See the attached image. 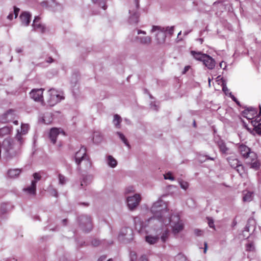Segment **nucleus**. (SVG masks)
<instances>
[{
	"instance_id": "1",
	"label": "nucleus",
	"mask_w": 261,
	"mask_h": 261,
	"mask_svg": "<svg viewBox=\"0 0 261 261\" xmlns=\"http://www.w3.org/2000/svg\"><path fill=\"white\" fill-rule=\"evenodd\" d=\"M151 212L153 215L150 220L156 219L165 225L170 224L172 227L173 232L178 233L184 228V225L178 216H171L166 203L163 200L154 203L151 208Z\"/></svg>"
},
{
	"instance_id": "2",
	"label": "nucleus",
	"mask_w": 261,
	"mask_h": 261,
	"mask_svg": "<svg viewBox=\"0 0 261 261\" xmlns=\"http://www.w3.org/2000/svg\"><path fill=\"white\" fill-rule=\"evenodd\" d=\"M25 136L17 132L14 140L10 138H6L3 142L2 148L7 158H11L20 153L25 141Z\"/></svg>"
},
{
	"instance_id": "3",
	"label": "nucleus",
	"mask_w": 261,
	"mask_h": 261,
	"mask_svg": "<svg viewBox=\"0 0 261 261\" xmlns=\"http://www.w3.org/2000/svg\"><path fill=\"white\" fill-rule=\"evenodd\" d=\"M75 162L78 166H80L81 163H83L85 165V169H88L91 167L92 163L90 160L86 156V149L85 147H81L80 149L76 152L75 155Z\"/></svg>"
},
{
	"instance_id": "4",
	"label": "nucleus",
	"mask_w": 261,
	"mask_h": 261,
	"mask_svg": "<svg viewBox=\"0 0 261 261\" xmlns=\"http://www.w3.org/2000/svg\"><path fill=\"white\" fill-rule=\"evenodd\" d=\"M239 151L242 156L245 159H249L251 161H253L256 159V154L251 151L249 147L243 144L239 146Z\"/></svg>"
},
{
	"instance_id": "5",
	"label": "nucleus",
	"mask_w": 261,
	"mask_h": 261,
	"mask_svg": "<svg viewBox=\"0 0 261 261\" xmlns=\"http://www.w3.org/2000/svg\"><path fill=\"white\" fill-rule=\"evenodd\" d=\"M214 141L218 146L220 152L225 155L231 154L232 153L231 149L227 147L225 143L223 140L219 138V136L214 137Z\"/></svg>"
},
{
	"instance_id": "6",
	"label": "nucleus",
	"mask_w": 261,
	"mask_h": 261,
	"mask_svg": "<svg viewBox=\"0 0 261 261\" xmlns=\"http://www.w3.org/2000/svg\"><path fill=\"white\" fill-rule=\"evenodd\" d=\"M49 98L47 100V105L49 107L54 106L57 103L59 102L63 97L57 93V92L53 89H50L48 91Z\"/></svg>"
},
{
	"instance_id": "7",
	"label": "nucleus",
	"mask_w": 261,
	"mask_h": 261,
	"mask_svg": "<svg viewBox=\"0 0 261 261\" xmlns=\"http://www.w3.org/2000/svg\"><path fill=\"white\" fill-rule=\"evenodd\" d=\"M80 226L85 232H88L92 229L91 219L87 216H82L80 217Z\"/></svg>"
},
{
	"instance_id": "8",
	"label": "nucleus",
	"mask_w": 261,
	"mask_h": 261,
	"mask_svg": "<svg viewBox=\"0 0 261 261\" xmlns=\"http://www.w3.org/2000/svg\"><path fill=\"white\" fill-rule=\"evenodd\" d=\"M33 177L35 180H32L31 185L24 189V191L30 194L35 195L36 194L37 181L40 180L41 176L39 173H35L33 174Z\"/></svg>"
},
{
	"instance_id": "9",
	"label": "nucleus",
	"mask_w": 261,
	"mask_h": 261,
	"mask_svg": "<svg viewBox=\"0 0 261 261\" xmlns=\"http://www.w3.org/2000/svg\"><path fill=\"white\" fill-rule=\"evenodd\" d=\"M43 89H34L30 93V97L35 101L43 103Z\"/></svg>"
},
{
	"instance_id": "10",
	"label": "nucleus",
	"mask_w": 261,
	"mask_h": 261,
	"mask_svg": "<svg viewBox=\"0 0 261 261\" xmlns=\"http://www.w3.org/2000/svg\"><path fill=\"white\" fill-rule=\"evenodd\" d=\"M141 198L139 194H136L133 196L128 197L127 199V205L129 209L133 210L138 205Z\"/></svg>"
},
{
	"instance_id": "11",
	"label": "nucleus",
	"mask_w": 261,
	"mask_h": 261,
	"mask_svg": "<svg viewBox=\"0 0 261 261\" xmlns=\"http://www.w3.org/2000/svg\"><path fill=\"white\" fill-rule=\"evenodd\" d=\"M156 30H161L158 32L156 36L157 43L159 44H163L165 42L166 39L165 33L162 30L161 28L158 26H153L151 32H154Z\"/></svg>"
},
{
	"instance_id": "12",
	"label": "nucleus",
	"mask_w": 261,
	"mask_h": 261,
	"mask_svg": "<svg viewBox=\"0 0 261 261\" xmlns=\"http://www.w3.org/2000/svg\"><path fill=\"white\" fill-rule=\"evenodd\" d=\"M60 134H62L63 136L65 135V132L61 128L53 127L50 129L49 136L51 142L53 144L56 143V138Z\"/></svg>"
},
{
	"instance_id": "13",
	"label": "nucleus",
	"mask_w": 261,
	"mask_h": 261,
	"mask_svg": "<svg viewBox=\"0 0 261 261\" xmlns=\"http://www.w3.org/2000/svg\"><path fill=\"white\" fill-rule=\"evenodd\" d=\"M244 118H246L247 123H250L252 127H255L257 123H261V115H256L255 117H249L242 115Z\"/></svg>"
},
{
	"instance_id": "14",
	"label": "nucleus",
	"mask_w": 261,
	"mask_h": 261,
	"mask_svg": "<svg viewBox=\"0 0 261 261\" xmlns=\"http://www.w3.org/2000/svg\"><path fill=\"white\" fill-rule=\"evenodd\" d=\"M33 26L34 29L37 31L44 33L45 31V27L40 22V18L36 16L33 21Z\"/></svg>"
},
{
	"instance_id": "15",
	"label": "nucleus",
	"mask_w": 261,
	"mask_h": 261,
	"mask_svg": "<svg viewBox=\"0 0 261 261\" xmlns=\"http://www.w3.org/2000/svg\"><path fill=\"white\" fill-rule=\"evenodd\" d=\"M129 255L130 261H148L146 255H143L138 259L137 253L135 251H130Z\"/></svg>"
},
{
	"instance_id": "16",
	"label": "nucleus",
	"mask_w": 261,
	"mask_h": 261,
	"mask_svg": "<svg viewBox=\"0 0 261 261\" xmlns=\"http://www.w3.org/2000/svg\"><path fill=\"white\" fill-rule=\"evenodd\" d=\"M20 19L22 23L25 26H27L29 24L31 21V15L28 12H23L22 13L20 16Z\"/></svg>"
},
{
	"instance_id": "17",
	"label": "nucleus",
	"mask_w": 261,
	"mask_h": 261,
	"mask_svg": "<svg viewBox=\"0 0 261 261\" xmlns=\"http://www.w3.org/2000/svg\"><path fill=\"white\" fill-rule=\"evenodd\" d=\"M129 13L131 15L130 17V22L131 23H137L138 22V19L139 15L136 10L133 9L129 10Z\"/></svg>"
},
{
	"instance_id": "18",
	"label": "nucleus",
	"mask_w": 261,
	"mask_h": 261,
	"mask_svg": "<svg viewBox=\"0 0 261 261\" xmlns=\"http://www.w3.org/2000/svg\"><path fill=\"white\" fill-rule=\"evenodd\" d=\"M222 90L225 93V95H228L232 99L233 101H235L238 105H240L239 101L234 97V96L232 94L231 92H230L226 85H224V86L222 87Z\"/></svg>"
},
{
	"instance_id": "19",
	"label": "nucleus",
	"mask_w": 261,
	"mask_h": 261,
	"mask_svg": "<svg viewBox=\"0 0 261 261\" xmlns=\"http://www.w3.org/2000/svg\"><path fill=\"white\" fill-rule=\"evenodd\" d=\"M21 172L20 169H10L8 171V175L10 177L14 178L18 176Z\"/></svg>"
},
{
	"instance_id": "20",
	"label": "nucleus",
	"mask_w": 261,
	"mask_h": 261,
	"mask_svg": "<svg viewBox=\"0 0 261 261\" xmlns=\"http://www.w3.org/2000/svg\"><path fill=\"white\" fill-rule=\"evenodd\" d=\"M159 239L158 236H152L151 235L146 236L145 237V241L149 244L153 245L156 243Z\"/></svg>"
},
{
	"instance_id": "21",
	"label": "nucleus",
	"mask_w": 261,
	"mask_h": 261,
	"mask_svg": "<svg viewBox=\"0 0 261 261\" xmlns=\"http://www.w3.org/2000/svg\"><path fill=\"white\" fill-rule=\"evenodd\" d=\"M12 127L5 126L0 129V136L4 137L9 135L12 132Z\"/></svg>"
},
{
	"instance_id": "22",
	"label": "nucleus",
	"mask_w": 261,
	"mask_h": 261,
	"mask_svg": "<svg viewBox=\"0 0 261 261\" xmlns=\"http://www.w3.org/2000/svg\"><path fill=\"white\" fill-rule=\"evenodd\" d=\"M191 53L195 59L197 60L202 61V62L207 55L206 54H201V53H197L195 51H191Z\"/></svg>"
},
{
	"instance_id": "23",
	"label": "nucleus",
	"mask_w": 261,
	"mask_h": 261,
	"mask_svg": "<svg viewBox=\"0 0 261 261\" xmlns=\"http://www.w3.org/2000/svg\"><path fill=\"white\" fill-rule=\"evenodd\" d=\"M203 64L210 69H212V58L206 55L203 61Z\"/></svg>"
},
{
	"instance_id": "24",
	"label": "nucleus",
	"mask_w": 261,
	"mask_h": 261,
	"mask_svg": "<svg viewBox=\"0 0 261 261\" xmlns=\"http://www.w3.org/2000/svg\"><path fill=\"white\" fill-rule=\"evenodd\" d=\"M227 161L230 164V165L232 168H240L242 167V166L239 164V161L237 159H232L231 158H228Z\"/></svg>"
},
{
	"instance_id": "25",
	"label": "nucleus",
	"mask_w": 261,
	"mask_h": 261,
	"mask_svg": "<svg viewBox=\"0 0 261 261\" xmlns=\"http://www.w3.org/2000/svg\"><path fill=\"white\" fill-rule=\"evenodd\" d=\"M107 162L109 166L112 168L115 167L117 164V161L112 155L108 156Z\"/></svg>"
},
{
	"instance_id": "26",
	"label": "nucleus",
	"mask_w": 261,
	"mask_h": 261,
	"mask_svg": "<svg viewBox=\"0 0 261 261\" xmlns=\"http://www.w3.org/2000/svg\"><path fill=\"white\" fill-rule=\"evenodd\" d=\"M29 129V125L28 124H21V128L20 129H17V132H19V133L22 134V135H26Z\"/></svg>"
},
{
	"instance_id": "27",
	"label": "nucleus",
	"mask_w": 261,
	"mask_h": 261,
	"mask_svg": "<svg viewBox=\"0 0 261 261\" xmlns=\"http://www.w3.org/2000/svg\"><path fill=\"white\" fill-rule=\"evenodd\" d=\"M257 112V109L253 107H249L245 109L243 112L242 114H246V113H250V114H256Z\"/></svg>"
},
{
	"instance_id": "28",
	"label": "nucleus",
	"mask_w": 261,
	"mask_h": 261,
	"mask_svg": "<svg viewBox=\"0 0 261 261\" xmlns=\"http://www.w3.org/2000/svg\"><path fill=\"white\" fill-rule=\"evenodd\" d=\"M139 39V38H138ZM140 42L143 44L149 45L151 42V38L150 36H145L139 38Z\"/></svg>"
},
{
	"instance_id": "29",
	"label": "nucleus",
	"mask_w": 261,
	"mask_h": 261,
	"mask_svg": "<svg viewBox=\"0 0 261 261\" xmlns=\"http://www.w3.org/2000/svg\"><path fill=\"white\" fill-rule=\"evenodd\" d=\"M53 120V115H43L41 121L46 124H49L52 122Z\"/></svg>"
},
{
	"instance_id": "30",
	"label": "nucleus",
	"mask_w": 261,
	"mask_h": 261,
	"mask_svg": "<svg viewBox=\"0 0 261 261\" xmlns=\"http://www.w3.org/2000/svg\"><path fill=\"white\" fill-rule=\"evenodd\" d=\"M114 123L116 127H120V123L121 122V118L120 115H114V119L113 120Z\"/></svg>"
},
{
	"instance_id": "31",
	"label": "nucleus",
	"mask_w": 261,
	"mask_h": 261,
	"mask_svg": "<svg viewBox=\"0 0 261 261\" xmlns=\"http://www.w3.org/2000/svg\"><path fill=\"white\" fill-rule=\"evenodd\" d=\"M252 193L250 192H247L244 194L243 200L244 201L249 202L252 200Z\"/></svg>"
},
{
	"instance_id": "32",
	"label": "nucleus",
	"mask_w": 261,
	"mask_h": 261,
	"mask_svg": "<svg viewBox=\"0 0 261 261\" xmlns=\"http://www.w3.org/2000/svg\"><path fill=\"white\" fill-rule=\"evenodd\" d=\"M216 83L218 85H220L222 88L224 86V85H226L225 81L223 79L222 77H221L220 75L218 76L216 78Z\"/></svg>"
},
{
	"instance_id": "33",
	"label": "nucleus",
	"mask_w": 261,
	"mask_h": 261,
	"mask_svg": "<svg viewBox=\"0 0 261 261\" xmlns=\"http://www.w3.org/2000/svg\"><path fill=\"white\" fill-rule=\"evenodd\" d=\"M246 250L247 251L253 252L255 250L254 245L253 243H248L246 245Z\"/></svg>"
},
{
	"instance_id": "34",
	"label": "nucleus",
	"mask_w": 261,
	"mask_h": 261,
	"mask_svg": "<svg viewBox=\"0 0 261 261\" xmlns=\"http://www.w3.org/2000/svg\"><path fill=\"white\" fill-rule=\"evenodd\" d=\"M117 134H118V135L119 136V138H120V139L123 141V142L128 147H129V144L127 141V140L126 139V138L125 137V136L123 135V134H122V133H121L120 132H117Z\"/></svg>"
},
{
	"instance_id": "35",
	"label": "nucleus",
	"mask_w": 261,
	"mask_h": 261,
	"mask_svg": "<svg viewBox=\"0 0 261 261\" xmlns=\"http://www.w3.org/2000/svg\"><path fill=\"white\" fill-rule=\"evenodd\" d=\"M162 31L165 33V32L168 33L170 36H171L174 32V27H167L166 29L163 28L161 29Z\"/></svg>"
},
{
	"instance_id": "36",
	"label": "nucleus",
	"mask_w": 261,
	"mask_h": 261,
	"mask_svg": "<svg viewBox=\"0 0 261 261\" xmlns=\"http://www.w3.org/2000/svg\"><path fill=\"white\" fill-rule=\"evenodd\" d=\"M179 183L180 187L184 190L187 189L189 187V183L186 181L180 180L179 181Z\"/></svg>"
},
{
	"instance_id": "37",
	"label": "nucleus",
	"mask_w": 261,
	"mask_h": 261,
	"mask_svg": "<svg viewBox=\"0 0 261 261\" xmlns=\"http://www.w3.org/2000/svg\"><path fill=\"white\" fill-rule=\"evenodd\" d=\"M59 183L61 185H64L66 182V178L63 175L59 174L58 175Z\"/></svg>"
},
{
	"instance_id": "38",
	"label": "nucleus",
	"mask_w": 261,
	"mask_h": 261,
	"mask_svg": "<svg viewBox=\"0 0 261 261\" xmlns=\"http://www.w3.org/2000/svg\"><path fill=\"white\" fill-rule=\"evenodd\" d=\"M164 177L165 179H169L172 181L174 180V177L172 176V173L170 172L165 174L164 175Z\"/></svg>"
},
{
	"instance_id": "39",
	"label": "nucleus",
	"mask_w": 261,
	"mask_h": 261,
	"mask_svg": "<svg viewBox=\"0 0 261 261\" xmlns=\"http://www.w3.org/2000/svg\"><path fill=\"white\" fill-rule=\"evenodd\" d=\"M168 230H166L161 236V239L163 242H165L168 236Z\"/></svg>"
},
{
	"instance_id": "40",
	"label": "nucleus",
	"mask_w": 261,
	"mask_h": 261,
	"mask_svg": "<svg viewBox=\"0 0 261 261\" xmlns=\"http://www.w3.org/2000/svg\"><path fill=\"white\" fill-rule=\"evenodd\" d=\"M91 244L94 247H97L100 244V241L96 239H94L91 241Z\"/></svg>"
},
{
	"instance_id": "41",
	"label": "nucleus",
	"mask_w": 261,
	"mask_h": 261,
	"mask_svg": "<svg viewBox=\"0 0 261 261\" xmlns=\"http://www.w3.org/2000/svg\"><path fill=\"white\" fill-rule=\"evenodd\" d=\"M259 167V164L258 162L255 161L251 164V168L257 169Z\"/></svg>"
},
{
	"instance_id": "42",
	"label": "nucleus",
	"mask_w": 261,
	"mask_h": 261,
	"mask_svg": "<svg viewBox=\"0 0 261 261\" xmlns=\"http://www.w3.org/2000/svg\"><path fill=\"white\" fill-rule=\"evenodd\" d=\"M194 233L196 236H200L202 235L203 231L198 229H196L194 230Z\"/></svg>"
},
{
	"instance_id": "43",
	"label": "nucleus",
	"mask_w": 261,
	"mask_h": 261,
	"mask_svg": "<svg viewBox=\"0 0 261 261\" xmlns=\"http://www.w3.org/2000/svg\"><path fill=\"white\" fill-rule=\"evenodd\" d=\"M19 11V9L16 8V7H14V13L15 14V17L16 18L18 16V13Z\"/></svg>"
},
{
	"instance_id": "44",
	"label": "nucleus",
	"mask_w": 261,
	"mask_h": 261,
	"mask_svg": "<svg viewBox=\"0 0 261 261\" xmlns=\"http://www.w3.org/2000/svg\"><path fill=\"white\" fill-rule=\"evenodd\" d=\"M219 66L221 68L225 69L226 67V63L224 62H221L219 64Z\"/></svg>"
},
{
	"instance_id": "45",
	"label": "nucleus",
	"mask_w": 261,
	"mask_h": 261,
	"mask_svg": "<svg viewBox=\"0 0 261 261\" xmlns=\"http://www.w3.org/2000/svg\"><path fill=\"white\" fill-rule=\"evenodd\" d=\"M134 189L133 187H129L126 189V193H128L132 192H134Z\"/></svg>"
},
{
	"instance_id": "46",
	"label": "nucleus",
	"mask_w": 261,
	"mask_h": 261,
	"mask_svg": "<svg viewBox=\"0 0 261 261\" xmlns=\"http://www.w3.org/2000/svg\"><path fill=\"white\" fill-rule=\"evenodd\" d=\"M190 66H186L185 67L184 71L182 72L183 74L186 73L190 69Z\"/></svg>"
},
{
	"instance_id": "47",
	"label": "nucleus",
	"mask_w": 261,
	"mask_h": 261,
	"mask_svg": "<svg viewBox=\"0 0 261 261\" xmlns=\"http://www.w3.org/2000/svg\"><path fill=\"white\" fill-rule=\"evenodd\" d=\"M107 258L106 255H102L99 257V258L98 259L97 261H103L105 260Z\"/></svg>"
},
{
	"instance_id": "48",
	"label": "nucleus",
	"mask_w": 261,
	"mask_h": 261,
	"mask_svg": "<svg viewBox=\"0 0 261 261\" xmlns=\"http://www.w3.org/2000/svg\"><path fill=\"white\" fill-rule=\"evenodd\" d=\"M135 7L136 10L139 8V0H135Z\"/></svg>"
},
{
	"instance_id": "49",
	"label": "nucleus",
	"mask_w": 261,
	"mask_h": 261,
	"mask_svg": "<svg viewBox=\"0 0 261 261\" xmlns=\"http://www.w3.org/2000/svg\"><path fill=\"white\" fill-rule=\"evenodd\" d=\"M54 60L51 57H48L47 59V62L51 63L53 62Z\"/></svg>"
},
{
	"instance_id": "50",
	"label": "nucleus",
	"mask_w": 261,
	"mask_h": 261,
	"mask_svg": "<svg viewBox=\"0 0 261 261\" xmlns=\"http://www.w3.org/2000/svg\"><path fill=\"white\" fill-rule=\"evenodd\" d=\"M14 112V110L12 109H10L8 110L6 114H11L12 113Z\"/></svg>"
},
{
	"instance_id": "51",
	"label": "nucleus",
	"mask_w": 261,
	"mask_h": 261,
	"mask_svg": "<svg viewBox=\"0 0 261 261\" xmlns=\"http://www.w3.org/2000/svg\"><path fill=\"white\" fill-rule=\"evenodd\" d=\"M13 14H12V13H11V14H10L8 16V17H7V18H8L9 19H10V20H12V19H13Z\"/></svg>"
},
{
	"instance_id": "52",
	"label": "nucleus",
	"mask_w": 261,
	"mask_h": 261,
	"mask_svg": "<svg viewBox=\"0 0 261 261\" xmlns=\"http://www.w3.org/2000/svg\"><path fill=\"white\" fill-rule=\"evenodd\" d=\"M208 225L210 227H212V220L208 219Z\"/></svg>"
},
{
	"instance_id": "53",
	"label": "nucleus",
	"mask_w": 261,
	"mask_h": 261,
	"mask_svg": "<svg viewBox=\"0 0 261 261\" xmlns=\"http://www.w3.org/2000/svg\"><path fill=\"white\" fill-rule=\"evenodd\" d=\"M207 244L206 243H204V253H205L206 252V250H207Z\"/></svg>"
},
{
	"instance_id": "54",
	"label": "nucleus",
	"mask_w": 261,
	"mask_h": 261,
	"mask_svg": "<svg viewBox=\"0 0 261 261\" xmlns=\"http://www.w3.org/2000/svg\"><path fill=\"white\" fill-rule=\"evenodd\" d=\"M141 33H142L143 34H146V32L145 31H141V30H138V34H141Z\"/></svg>"
},
{
	"instance_id": "55",
	"label": "nucleus",
	"mask_w": 261,
	"mask_h": 261,
	"mask_svg": "<svg viewBox=\"0 0 261 261\" xmlns=\"http://www.w3.org/2000/svg\"><path fill=\"white\" fill-rule=\"evenodd\" d=\"M13 123L15 124V125H18V122L17 120H15L13 121Z\"/></svg>"
},
{
	"instance_id": "56",
	"label": "nucleus",
	"mask_w": 261,
	"mask_h": 261,
	"mask_svg": "<svg viewBox=\"0 0 261 261\" xmlns=\"http://www.w3.org/2000/svg\"><path fill=\"white\" fill-rule=\"evenodd\" d=\"M208 86L210 87H211V79L210 77H208Z\"/></svg>"
},
{
	"instance_id": "57",
	"label": "nucleus",
	"mask_w": 261,
	"mask_h": 261,
	"mask_svg": "<svg viewBox=\"0 0 261 261\" xmlns=\"http://www.w3.org/2000/svg\"><path fill=\"white\" fill-rule=\"evenodd\" d=\"M196 122H195V121L194 120V121H193V126H194V127H196Z\"/></svg>"
},
{
	"instance_id": "58",
	"label": "nucleus",
	"mask_w": 261,
	"mask_h": 261,
	"mask_svg": "<svg viewBox=\"0 0 261 261\" xmlns=\"http://www.w3.org/2000/svg\"><path fill=\"white\" fill-rule=\"evenodd\" d=\"M258 114H261V107H260V106H259V112Z\"/></svg>"
},
{
	"instance_id": "59",
	"label": "nucleus",
	"mask_w": 261,
	"mask_h": 261,
	"mask_svg": "<svg viewBox=\"0 0 261 261\" xmlns=\"http://www.w3.org/2000/svg\"><path fill=\"white\" fill-rule=\"evenodd\" d=\"M102 7V8H103L104 10L106 9V8H107V6H105V5H103Z\"/></svg>"
},
{
	"instance_id": "60",
	"label": "nucleus",
	"mask_w": 261,
	"mask_h": 261,
	"mask_svg": "<svg viewBox=\"0 0 261 261\" xmlns=\"http://www.w3.org/2000/svg\"><path fill=\"white\" fill-rule=\"evenodd\" d=\"M213 5L216 6L217 5H218V4L216 2H215L214 3H213Z\"/></svg>"
},
{
	"instance_id": "61",
	"label": "nucleus",
	"mask_w": 261,
	"mask_h": 261,
	"mask_svg": "<svg viewBox=\"0 0 261 261\" xmlns=\"http://www.w3.org/2000/svg\"><path fill=\"white\" fill-rule=\"evenodd\" d=\"M107 261H113L112 259L110 258Z\"/></svg>"
},
{
	"instance_id": "62",
	"label": "nucleus",
	"mask_w": 261,
	"mask_h": 261,
	"mask_svg": "<svg viewBox=\"0 0 261 261\" xmlns=\"http://www.w3.org/2000/svg\"><path fill=\"white\" fill-rule=\"evenodd\" d=\"M55 193H56V194H55V196H57V191H55Z\"/></svg>"
},
{
	"instance_id": "63",
	"label": "nucleus",
	"mask_w": 261,
	"mask_h": 261,
	"mask_svg": "<svg viewBox=\"0 0 261 261\" xmlns=\"http://www.w3.org/2000/svg\"><path fill=\"white\" fill-rule=\"evenodd\" d=\"M92 1H93V2H96L98 1L99 0H92Z\"/></svg>"
},
{
	"instance_id": "64",
	"label": "nucleus",
	"mask_w": 261,
	"mask_h": 261,
	"mask_svg": "<svg viewBox=\"0 0 261 261\" xmlns=\"http://www.w3.org/2000/svg\"><path fill=\"white\" fill-rule=\"evenodd\" d=\"M180 34H181V32H180L178 34V36H179Z\"/></svg>"
}]
</instances>
